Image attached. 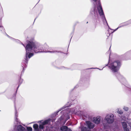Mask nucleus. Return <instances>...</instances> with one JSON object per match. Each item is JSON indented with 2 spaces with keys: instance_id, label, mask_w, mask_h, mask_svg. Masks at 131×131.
Instances as JSON below:
<instances>
[{
  "instance_id": "cd10ccee",
  "label": "nucleus",
  "mask_w": 131,
  "mask_h": 131,
  "mask_svg": "<svg viewBox=\"0 0 131 131\" xmlns=\"http://www.w3.org/2000/svg\"><path fill=\"white\" fill-rule=\"evenodd\" d=\"M23 46H24L23 45Z\"/></svg>"
},
{
  "instance_id": "9b49d317",
  "label": "nucleus",
  "mask_w": 131,
  "mask_h": 131,
  "mask_svg": "<svg viewBox=\"0 0 131 131\" xmlns=\"http://www.w3.org/2000/svg\"><path fill=\"white\" fill-rule=\"evenodd\" d=\"M81 131H90V130L89 129L85 127L82 128Z\"/></svg>"
},
{
  "instance_id": "4be33fe9",
  "label": "nucleus",
  "mask_w": 131,
  "mask_h": 131,
  "mask_svg": "<svg viewBox=\"0 0 131 131\" xmlns=\"http://www.w3.org/2000/svg\"><path fill=\"white\" fill-rule=\"evenodd\" d=\"M67 131H72L71 129L69 128H68L67 129Z\"/></svg>"
},
{
  "instance_id": "2eb2a0df",
  "label": "nucleus",
  "mask_w": 131,
  "mask_h": 131,
  "mask_svg": "<svg viewBox=\"0 0 131 131\" xmlns=\"http://www.w3.org/2000/svg\"><path fill=\"white\" fill-rule=\"evenodd\" d=\"M34 55L33 53H30L28 55V57L29 58H30L31 57Z\"/></svg>"
},
{
  "instance_id": "dca6fc26",
  "label": "nucleus",
  "mask_w": 131,
  "mask_h": 131,
  "mask_svg": "<svg viewBox=\"0 0 131 131\" xmlns=\"http://www.w3.org/2000/svg\"><path fill=\"white\" fill-rule=\"evenodd\" d=\"M27 129L28 131H32V128L31 127H27Z\"/></svg>"
},
{
  "instance_id": "f8f14e48",
  "label": "nucleus",
  "mask_w": 131,
  "mask_h": 131,
  "mask_svg": "<svg viewBox=\"0 0 131 131\" xmlns=\"http://www.w3.org/2000/svg\"><path fill=\"white\" fill-rule=\"evenodd\" d=\"M0 30L1 32H3L5 31V29L3 26H2L1 25H0Z\"/></svg>"
},
{
  "instance_id": "a211bd4d",
  "label": "nucleus",
  "mask_w": 131,
  "mask_h": 131,
  "mask_svg": "<svg viewBox=\"0 0 131 131\" xmlns=\"http://www.w3.org/2000/svg\"><path fill=\"white\" fill-rule=\"evenodd\" d=\"M117 112L118 113L120 114H122L123 113V112H122V111L121 110L118 111Z\"/></svg>"
},
{
  "instance_id": "bb28decb",
  "label": "nucleus",
  "mask_w": 131,
  "mask_h": 131,
  "mask_svg": "<svg viewBox=\"0 0 131 131\" xmlns=\"http://www.w3.org/2000/svg\"><path fill=\"white\" fill-rule=\"evenodd\" d=\"M117 29H117H115V31Z\"/></svg>"
},
{
  "instance_id": "ddd939ff",
  "label": "nucleus",
  "mask_w": 131,
  "mask_h": 131,
  "mask_svg": "<svg viewBox=\"0 0 131 131\" xmlns=\"http://www.w3.org/2000/svg\"><path fill=\"white\" fill-rule=\"evenodd\" d=\"M19 129L21 131H23L24 130V128L23 127L22 125H20Z\"/></svg>"
},
{
  "instance_id": "6e6552de",
  "label": "nucleus",
  "mask_w": 131,
  "mask_h": 131,
  "mask_svg": "<svg viewBox=\"0 0 131 131\" xmlns=\"http://www.w3.org/2000/svg\"><path fill=\"white\" fill-rule=\"evenodd\" d=\"M68 127L66 126H63L61 128V130L62 131H67Z\"/></svg>"
},
{
  "instance_id": "412c9836",
  "label": "nucleus",
  "mask_w": 131,
  "mask_h": 131,
  "mask_svg": "<svg viewBox=\"0 0 131 131\" xmlns=\"http://www.w3.org/2000/svg\"><path fill=\"white\" fill-rule=\"evenodd\" d=\"M17 112H16V114H15V117L16 118H17Z\"/></svg>"
},
{
  "instance_id": "6ab92c4d",
  "label": "nucleus",
  "mask_w": 131,
  "mask_h": 131,
  "mask_svg": "<svg viewBox=\"0 0 131 131\" xmlns=\"http://www.w3.org/2000/svg\"><path fill=\"white\" fill-rule=\"evenodd\" d=\"M123 129L124 131H129V130L127 127Z\"/></svg>"
},
{
  "instance_id": "393cba45",
  "label": "nucleus",
  "mask_w": 131,
  "mask_h": 131,
  "mask_svg": "<svg viewBox=\"0 0 131 131\" xmlns=\"http://www.w3.org/2000/svg\"><path fill=\"white\" fill-rule=\"evenodd\" d=\"M130 51H129L128 52H127V53H130Z\"/></svg>"
},
{
  "instance_id": "5701e85b",
  "label": "nucleus",
  "mask_w": 131,
  "mask_h": 131,
  "mask_svg": "<svg viewBox=\"0 0 131 131\" xmlns=\"http://www.w3.org/2000/svg\"><path fill=\"white\" fill-rule=\"evenodd\" d=\"M94 2H96L97 1V0H93Z\"/></svg>"
},
{
  "instance_id": "1a4fd4ad",
  "label": "nucleus",
  "mask_w": 131,
  "mask_h": 131,
  "mask_svg": "<svg viewBox=\"0 0 131 131\" xmlns=\"http://www.w3.org/2000/svg\"><path fill=\"white\" fill-rule=\"evenodd\" d=\"M50 119H47L46 120L42 123V124H43V125H44L48 124L50 122Z\"/></svg>"
},
{
  "instance_id": "423d86ee",
  "label": "nucleus",
  "mask_w": 131,
  "mask_h": 131,
  "mask_svg": "<svg viewBox=\"0 0 131 131\" xmlns=\"http://www.w3.org/2000/svg\"><path fill=\"white\" fill-rule=\"evenodd\" d=\"M100 117H96L93 118V120L94 122L97 124H99L100 122Z\"/></svg>"
},
{
  "instance_id": "7ed1b4c3",
  "label": "nucleus",
  "mask_w": 131,
  "mask_h": 131,
  "mask_svg": "<svg viewBox=\"0 0 131 131\" xmlns=\"http://www.w3.org/2000/svg\"><path fill=\"white\" fill-rule=\"evenodd\" d=\"M106 120L109 124H111L114 121V115L113 114H110L106 115L105 117Z\"/></svg>"
},
{
  "instance_id": "aec40b11",
  "label": "nucleus",
  "mask_w": 131,
  "mask_h": 131,
  "mask_svg": "<svg viewBox=\"0 0 131 131\" xmlns=\"http://www.w3.org/2000/svg\"><path fill=\"white\" fill-rule=\"evenodd\" d=\"M124 109L126 111H127L128 110V108L124 107Z\"/></svg>"
},
{
  "instance_id": "0eeeda50",
  "label": "nucleus",
  "mask_w": 131,
  "mask_h": 131,
  "mask_svg": "<svg viewBox=\"0 0 131 131\" xmlns=\"http://www.w3.org/2000/svg\"><path fill=\"white\" fill-rule=\"evenodd\" d=\"M33 127L35 130L38 131V124H35L33 125Z\"/></svg>"
},
{
  "instance_id": "b1692460",
  "label": "nucleus",
  "mask_w": 131,
  "mask_h": 131,
  "mask_svg": "<svg viewBox=\"0 0 131 131\" xmlns=\"http://www.w3.org/2000/svg\"><path fill=\"white\" fill-rule=\"evenodd\" d=\"M2 9V7H1V6L0 5V9L1 10Z\"/></svg>"
},
{
  "instance_id": "f3484780",
  "label": "nucleus",
  "mask_w": 131,
  "mask_h": 131,
  "mask_svg": "<svg viewBox=\"0 0 131 131\" xmlns=\"http://www.w3.org/2000/svg\"><path fill=\"white\" fill-rule=\"evenodd\" d=\"M97 21L96 20V21L94 23V28H96V26H97Z\"/></svg>"
},
{
  "instance_id": "a878e982",
  "label": "nucleus",
  "mask_w": 131,
  "mask_h": 131,
  "mask_svg": "<svg viewBox=\"0 0 131 131\" xmlns=\"http://www.w3.org/2000/svg\"><path fill=\"white\" fill-rule=\"evenodd\" d=\"M130 23H131V20L130 21Z\"/></svg>"
},
{
  "instance_id": "4468645a",
  "label": "nucleus",
  "mask_w": 131,
  "mask_h": 131,
  "mask_svg": "<svg viewBox=\"0 0 131 131\" xmlns=\"http://www.w3.org/2000/svg\"><path fill=\"white\" fill-rule=\"evenodd\" d=\"M43 125H43V124H40L39 126V128L40 129H43L44 128V126Z\"/></svg>"
},
{
  "instance_id": "9d476101",
  "label": "nucleus",
  "mask_w": 131,
  "mask_h": 131,
  "mask_svg": "<svg viewBox=\"0 0 131 131\" xmlns=\"http://www.w3.org/2000/svg\"><path fill=\"white\" fill-rule=\"evenodd\" d=\"M122 124L123 129L127 127V124L125 122H123L122 123Z\"/></svg>"
},
{
  "instance_id": "f03ea898",
  "label": "nucleus",
  "mask_w": 131,
  "mask_h": 131,
  "mask_svg": "<svg viewBox=\"0 0 131 131\" xmlns=\"http://www.w3.org/2000/svg\"><path fill=\"white\" fill-rule=\"evenodd\" d=\"M121 65V62L120 60H116L111 64L110 69L114 72H116L119 70Z\"/></svg>"
},
{
  "instance_id": "39448f33",
  "label": "nucleus",
  "mask_w": 131,
  "mask_h": 131,
  "mask_svg": "<svg viewBox=\"0 0 131 131\" xmlns=\"http://www.w3.org/2000/svg\"><path fill=\"white\" fill-rule=\"evenodd\" d=\"M86 123L87 124V126L90 129L93 128L94 127L93 124L92 123L90 122L87 121Z\"/></svg>"
},
{
  "instance_id": "20e7f679",
  "label": "nucleus",
  "mask_w": 131,
  "mask_h": 131,
  "mask_svg": "<svg viewBox=\"0 0 131 131\" xmlns=\"http://www.w3.org/2000/svg\"><path fill=\"white\" fill-rule=\"evenodd\" d=\"M97 3L98 6H97V8L100 15V16L102 15L104 16L103 11L100 0L98 1Z\"/></svg>"
},
{
  "instance_id": "f257e3e1",
  "label": "nucleus",
  "mask_w": 131,
  "mask_h": 131,
  "mask_svg": "<svg viewBox=\"0 0 131 131\" xmlns=\"http://www.w3.org/2000/svg\"><path fill=\"white\" fill-rule=\"evenodd\" d=\"M27 44L25 47L26 52V60L27 59V52L31 51L32 50H33L35 53H38L42 51V50L39 49V47L37 46L36 43L32 41L28 40L27 41Z\"/></svg>"
}]
</instances>
